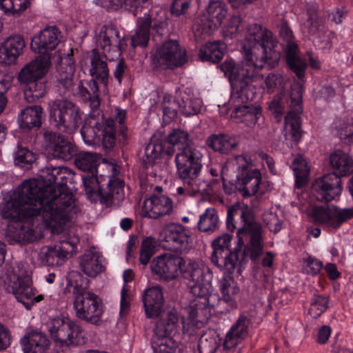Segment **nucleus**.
Instances as JSON below:
<instances>
[{
  "mask_svg": "<svg viewBox=\"0 0 353 353\" xmlns=\"http://www.w3.org/2000/svg\"><path fill=\"white\" fill-rule=\"evenodd\" d=\"M226 48L225 43L220 41L208 43L200 48L199 56L202 61L218 62L223 58Z\"/></svg>",
  "mask_w": 353,
  "mask_h": 353,
  "instance_id": "40",
  "label": "nucleus"
},
{
  "mask_svg": "<svg viewBox=\"0 0 353 353\" xmlns=\"http://www.w3.org/2000/svg\"><path fill=\"white\" fill-rule=\"evenodd\" d=\"M90 75L95 79L99 81L104 85L108 82V70L106 63L101 60L98 54L94 50L93 57L91 61Z\"/></svg>",
  "mask_w": 353,
  "mask_h": 353,
  "instance_id": "47",
  "label": "nucleus"
},
{
  "mask_svg": "<svg viewBox=\"0 0 353 353\" xmlns=\"http://www.w3.org/2000/svg\"><path fill=\"white\" fill-rule=\"evenodd\" d=\"M104 259L96 251H88L81 258L80 268L89 276H96L104 270Z\"/></svg>",
  "mask_w": 353,
  "mask_h": 353,
  "instance_id": "33",
  "label": "nucleus"
},
{
  "mask_svg": "<svg viewBox=\"0 0 353 353\" xmlns=\"http://www.w3.org/2000/svg\"><path fill=\"white\" fill-rule=\"evenodd\" d=\"M99 162L100 157L92 152H81L77 156L74 161L77 167L85 173L96 172Z\"/></svg>",
  "mask_w": 353,
  "mask_h": 353,
  "instance_id": "45",
  "label": "nucleus"
},
{
  "mask_svg": "<svg viewBox=\"0 0 353 353\" xmlns=\"http://www.w3.org/2000/svg\"><path fill=\"white\" fill-rule=\"evenodd\" d=\"M305 212L314 221L332 229L353 217V208L339 209L335 205H310Z\"/></svg>",
  "mask_w": 353,
  "mask_h": 353,
  "instance_id": "15",
  "label": "nucleus"
},
{
  "mask_svg": "<svg viewBox=\"0 0 353 353\" xmlns=\"http://www.w3.org/2000/svg\"><path fill=\"white\" fill-rule=\"evenodd\" d=\"M228 14V8L225 3L220 0H210L205 7L202 16L198 17L192 27L197 37L209 34L217 29Z\"/></svg>",
  "mask_w": 353,
  "mask_h": 353,
  "instance_id": "14",
  "label": "nucleus"
},
{
  "mask_svg": "<svg viewBox=\"0 0 353 353\" xmlns=\"http://www.w3.org/2000/svg\"><path fill=\"white\" fill-rule=\"evenodd\" d=\"M163 150V145L159 141H151L145 146L144 153L141 157L143 165L148 168L159 163L161 160Z\"/></svg>",
  "mask_w": 353,
  "mask_h": 353,
  "instance_id": "41",
  "label": "nucleus"
},
{
  "mask_svg": "<svg viewBox=\"0 0 353 353\" xmlns=\"http://www.w3.org/2000/svg\"><path fill=\"white\" fill-rule=\"evenodd\" d=\"M276 46L277 41L270 31L256 24L248 28L242 41L244 61L239 64L227 59L220 65L230 82L233 101H245L252 98L253 88H256L253 83L262 79L259 70L275 67L280 59Z\"/></svg>",
  "mask_w": 353,
  "mask_h": 353,
  "instance_id": "2",
  "label": "nucleus"
},
{
  "mask_svg": "<svg viewBox=\"0 0 353 353\" xmlns=\"http://www.w3.org/2000/svg\"><path fill=\"white\" fill-rule=\"evenodd\" d=\"M330 163L332 168L342 176L353 172L352 158L341 150H336L330 155Z\"/></svg>",
  "mask_w": 353,
  "mask_h": 353,
  "instance_id": "38",
  "label": "nucleus"
},
{
  "mask_svg": "<svg viewBox=\"0 0 353 353\" xmlns=\"http://www.w3.org/2000/svg\"><path fill=\"white\" fill-rule=\"evenodd\" d=\"M35 160V154L26 148H19L15 154V164L26 169L30 168Z\"/></svg>",
  "mask_w": 353,
  "mask_h": 353,
  "instance_id": "56",
  "label": "nucleus"
},
{
  "mask_svg": "<svg viewBox=\"0 0 353 353\" xmlns=\"http://www.w3.org/2000/svg\"><path fill=\"white\" fill-rule=\"evenodd\" d=\"M317 4L312 1H307L305 6V11L306 19L303 21L304 26L307 28L310 31H313V28H316L319 25V18L316 14Z\"/></svg>",
  "mask_w": 353,
  "mask_h": 353,
  "instance_id": "57",
  "label": "nucleus"
},
{
  "mask_svg": "<svg viewBox=\"0 0 353 353\" xmlns=\"http://www.w3.org/2000/svg\"><path fill=\"white\" fill-rule=\"evenodd\" d=\"M219 216L214 208H207L200 216L198 223L199 229L203 232L214 230L218 224Z\"/></svg>",
  "mask_w": 353,
  "mask_h": 353,
  "instance_id": "53",
  "label": "nucleus"
},
{
  "mask_svg": "<svg viewBox=\"0 0 353 353\" xmlns=\"http://www.w3.org/2000/svg\"><path fill=\"white\" fill-rule=\"evenodd\" d=\"M142 300L147 317L154 318L161 314L164 304L161 287L155 285L146 288L143 292Z\"/></svg>",
  "mask_w": 353,
  "mask_h": 353,
  "instance_id": "30",
  "label": "nucleus"
},
{
  "mask_svg": "<svg viewBox=\"0 0 353 353\" xmlns=\"http://www.w3.org/2000/svg\"><path fill=\"white\" fill-rule=\"evenodd\" d=\"M232 236L229 234H223L218 236L212 242L213 252L211 255V261L218 258L220 255H223L229 252Z\"/></svg>",
  "mask_w": 353,
  "mask_h": 353,
  "instance_id": "54",
  "label": "nucleus"
},
{
  "mask_svg": "<svg viewBox=\"0 0 353 353\" xmlns=\"http://www.w3.org/2000/svg\"><path fill=\"white\" fill-rule=\"evenodd\" d=\"M332 128L341 141L353 144V118L337 119L334 121Z\"/></svg>",
  "mask_w": 353,
  "mask_h": 353,
  "instance_id": "43",
  "label": "nucleus"
},
{
  "mask_svg": "<svg viewBox=\"0 0 353 353\" xmlns=\"http://www.w3.org/2000/svg\"><path fill=\"white\" fill-rule=\"evenodd\" d=\"M256 94V88H253V95L252 98L248 99L245 101H234L232 99V95L230 96V99L229 101L230 105L233 107L234 110L232 113V117L236 119L237 121H240L242 120L243 117L245 116V113H246V110H248L251 105H247L250 101L254 99V95Z\"/></svg>",
  "mask_w": 353,
  "mask_h": 353,
  "instance_id": "59",
  "label": "nucleus"
},
{
  "mask_svg": "<svg viewBox=\"0 0 353 353\" xmlns=\"http://www.w3.org/2000/svg\"><path fill=\"white\" fill-rule=\"evenodd\" d=\"M151 24V18L148 14H145L137 19L135 32L130 37L132 48L147 46L150 39Z\"/></svg>",
  "mask_w": 353,
  "mask_h": 353,
  "instance_id": "35",
  "label": "nucleus"
},
{
  "mask_svg": "<svg viewBox=\"0 0 353 353\" xmlns=\"http://www.w3.org/2000/svg\"><path fill=\"white\" fill-rule=\"evenodd\" d=\"M46 327L50 338L57 346H75L85 342L84 330L73 321L56 317L48 321Z\"/></svg>",
  "mask_w": 353,
  "mask_h": 353,
  "instance_id": "8",
  "label": "nucleus"
},
{
  "mask_svg": "<svg viewBox=\"0 0 353 353\" xmlns=\"http://www.w3.org/2000/svg\"><path fill=\"white\" fill-rule=\"evenodd\" d=\"M180 323L179 316L175 309H171L166 312L165 316L157 323L154 334L162 336H172L180 339Z\"/></svg>",
  "mask_w": 353,
  "mask_h": 353,
  "instance_id": "32",
  "label": "nucleus"
},
{
  "mask_svg": "<svg viewBox=\"0 0 353 353\" xmlns=\"http://www.w3.org/2000/svg\"><path fill=\"white\" fill-rule=\"evenodd\" d=\"M172 208V201L169 197L164 195L152 196L145 199L141 214L148 218L157 219L169 214Z\"/></svg>",
  "mask_w": 353,
  "mask_h": 353,
  "instance_id": "28",
  "label": "nucleus"
},
{
  "mask_svg": "<svg viewBox=\"0 0 353 353\" xmlns=\"http://www.w3.org/2000/svg\"><path fill=\"white\" fill-rule=\"evenodd\" d=\"M18 216L14 217H3L9 220L6 230V237L11 243H29L36 241L43 236L44 228L48 229L53 234H59L68 220H61L60 224L54 228L48 225L46 221L39 218V212L34 214L19 210Z\"/></svg>",
  "mask_w": 353,
  "mask_h": 353,
  "instance_id": "4",
  "label": "nucleus"
},
{
  "mask_svg": "<svg viewBox=\"0 0 353 353\" xmlns=\"http://www.w3.org/2000/svg\"><path fill=\"white\" fill-rule=\"evenodd\" d=\"M152 63L155 68L174 69L188 61L186 50L176 40H168L151 52Z\"/></svg>",
  "mask_w": 353,
  "mask_h": 353,
  "instance_id": "12",
  "label": "nucleus"
},
{
  "mask_svg": "<svg viewBox=\"0 0 353 353\" xmlns=\"http://www.w3.org/2000/svg\"><path fill=\"white\" fill-rule=\"evenodd\" d=\"M73 50H70V53L64 57V62L61 68L60 81L66 88L72 84L73 77L76 70L75 62L72 58Z\"/></svg>",
  "mask_w": 353,
  "mask_h": 353,
  "instance_id": "49",
  "label": "nucleus"
},
{
  "mask_svg": "<svg viewBox=\"0 0 353 353\" xmlns=\"http://www.w3.org/2000/svg\"><path fill=\"white\" fill-rule=\"evenodd\" d=\"M201 105L202 101L199 98L185 92L182 94L181 97L177 98V106L179 110L187 117L197 114Z\"/></svg>",
  "mask_w": 353,
  "mask_h": 353,
  "instance_id": "42",
  "label": "nucleus"
},
{
  "mask_svg": "<svg viewBox=\"0 0 353 353\" xmlns=\"http://www.w3.org/2000/svg\"><path fill=\"white\" fill-rule=\"evenodd\" d=\"M43 110L39 105L27 107L18 117L19 127L23 129L39 128L41 124Z\"/></svg>",
  "mask_w": 353,
  "mask_h": 353,
  "instance_id": "36",
  "label": "nucleus"
},
{
  "mask_svg": "<svg viewBox=\"0 0 353 353\" xmlns=\"http://www.w3.org/2000/svg\"><path fill=\"white\" fill-rule=\"evenodd\" d=\"M194 261L167 253L154 258L150 264V269L152 273L161 279L170 281L179 276L184 277L185 271L188 270L189 265L191 266Z\"/></svg>",
  "mask_w": 353,
  "mask_h": 353,
  "instance_id": "11",
  "label": "nucleus"
},
{
  "mask_svg": "<svg viewBox=\"0 0 353 353\" xmlns=\"http://www.w3.org/2000/svg\"><path fill=\"white\" fill-rule=\"evenodd\" d=\"M63 168H52L50 184L44 185L42 181L30 179L3 197L0 205L2 217H14L19 210L34 214L39 212L48 225L54 228L61 220H69L76 214L74 196L65 191V186L57 185V176Z\"/></svg>",
  "mask_w": 353,
  "mask_h": 353,
  "instance_id": "1",
  "label": "nucleus"
},
{
  "mask_svg": "<svg viewBox=\"0 0 353 353\" xmlns=\"http://www.w3.org/2000/svg\"><path fill=\"white\" fill-rule=\"evenodd\" d=\"M328 298L327 296L316 295L313 297L309 309V314L312 318H318L327 308Z\"/></svg>",
  "mask_w": 353,
  "mask_h": 353,
  "instance_id": "58",
  "label": "nucleus"
},
{
  "mask_svg": "<svg viewBox=\"0 0 353 353\" xmlns=\"http://www.w3.org/2000/svg\"><path fill=\"white\" fill-rule=\"evenodd\" d=\"M137 1L138 0H117V3H113L111 0H97V4L108 10H117L119 8L130 10L137 6Z\"/></svg>",
  "mask_w": 353,
  "mask_h": 353,
  "instance_id": "60",
  "label": "nucleus"
},
{
  "mask_svg": "<svg viewBox=\"0 0 353 353\" xmlns=\"http://www.w3.org/2000/svg\"><path fill=\"white\" fill-rule=\"evenodd\" d=\"M236 171V188L243 197H249L256 194H262L261 190L262 174L259 168L251 159L245 154L237 155L230 158L221 170V177L225 192L230 193L226 189L225 176L230 170Z\"/></svg>",
  "mask_w": 353,
  "mask_h": 353,
  "instance_id": "5",
  "label": "nucleus"
},
{
  "mask_svg": "<svg viewBox=\"0 0 353 353\" xmlns=\"http://www.w3.org/2000/svg\"><path fill=\"white\" fill-rule=\"evenodd\" d=\"M46 150L54 158L70 160L75 154L74 145L62 136L46 132L44 134Z\"/></svg>",
  "mask_w": 353,
  "mask_h": 353,
  "instance_id": "25",
  "label": "nucleus"
},
{
  "mask_svg": "<svg viewBox=\"0 0 353 353\" xmlns=\"http://www.w3.org/2000/svg\"><path fill=\"white\" fill-rule=\"evenodd\" d=\"M207 143L213 150L222 154H228L238 145L235 137L225 134L212 135L208 138Z\"/></svg>",
  "mask_w": 353,
  "mask_h": 353,
  "instance_id": "39",
  "label": "nucleus"
},
{
  "mask_svg": "<svg viewBox=\"0 0 353 353\" xmlns=\"http://www.w3.org/2000/svg\"><path fill=\"white\" fill-rule=\"evenodd\" d=\"M61 33L54 26H48L34 34L31 39V50L37 54L50 56L61 41Z\"/></svg>",
  "mask_w": 353,
  "mask_h": 353,
  "instance_id": "21",
  "label": "nucleus"
},
{
  "mask_svg": "<svg viewBox=\"0 0 353 353\" xmlns=\"http://www.w3.org/2000/svg\"><path fill=\"white\" fill-rule=\"evenodd\" d=\"M108 190H103L101 198L107 201H119L124 198V185L121 180L116 178L107 176Z\"/></svg>",
  "mask_w": 353,
  "mask_h": 353,
  "instance_id": "44",
  "label": "nucleus"
},
{
  "mask_svg": "<svg viewBox=\"0 0 353 353\" xmlns=\"http://www.w3.org/2000/svg\"><path fill=\"white\" fill-rule=\"evenodd\" d=\"M50 66V56H39L21 68L18 79L20 83L41 80L48 74Z\"/></svg>",
  "mask_w": 353,
  "mask_h": 353,
  "instance_id": "27",
  "label": "nucleus"
},
{
  "mask_svg": "<svg viewBox=\"0 0 353 353\" xmlns=\"http://www.w3.org/2000/svg\"><path fill=\"white\" fill-rule=\"evenodd\" d=\"M248 322L245 318H239L228 331L223 343L227 350H231L240 344L248 335Z\"/></svg>",
  "mask_w": 353,
  "mask_h": 353,
  "instance_id": "34",
  "label": "nucleus"
},
{
  "mask_svg": "<svg viewBox=\"0 0 353 353\" xmlns=\"http://www.w3.org/2000/svg\"><path fill=\"white\" fill-rule=\"evenodd\" d=\"M217 286L220 294L210 295L208 304L225 307L226 310L236 308L241 297V289L233 277L224 275L218 281Z\"/></svg>",
  "mask_w": 353,
  "mask_h": 353,
  "instance_id": "18",
  "label": "nucleus"
},
{
  "mask_svg": "<svg viewBox=\"0 0 353 353\" xmlns=\"http://www.w3.org/2000/svg\"><path fill=\"white\" fill-rule=\"evenodd\" d=\"M220 338L214 330L202 335L199 343V353H214L220 344Z\"/></svg>",
  "mask_w": 353,
  "mask_h": 353,
  "instance_id": "51",
  "label": "nucleus"
},
{
  "mask_svg": "<svg viewBox=\"0 0 353 353\" xmlns=\"http://www.w3.org/2000/svg\"><path fill=\"white\" fill-rule=\"evenodd\" d=\"M281 37L287 42L286 61L289 67L295 72L299 79L305 75L306 64L298 55L297 45L293 42V34L290 28L283 24L281 27Z\"/></svg>",
  "mask_w": 353,
  "mask_h": 353,
  "instance_id": "26",
  "label": "nucleus"
},
{
  "mask_svg": "<svg viewBox=\"0 0 353 353\" xmlns=\"http://www.w3.org/2000/svg\"><path fill=\"white\" fill-rule=\"evenodd\" d=\"M59 233L61 234L60 240L54 245H50L51 252H52L53 256L55 257L57 266L62 265L74 253L77 252V244L79 242L78 236L71 232L62 233L61 231Z\"/></svg>",
  "mask_w": 353,
  "mask_h": 353,
  "instance_id": "24",
  "label": "nucleus"
},
{
  "mask_svg": "<svg viewBox=\"0 0 353 353\" xmlns=\"http://www.w3.org/2000/svg\"><path fill=\"white\" fill-rule=\"evenodd\" d=\"M30 5V0H0V8L6 14L18 17Z\"/></svg>",
  "mask_w": 353,
  "mask_h": 353,
  "instance_id": "50",
  "label": "nucleus"
},
{
  "mask_svg": "<svg viewBox=\"0 0 353 353\" xmlns=\"http://www.w3.org/2000/svg\"><path fill=\"white\" fill-rule=\"evenodd\" d=\"M208 298L194 300L187 308V316L182 320L183 333L192 335L196 330L201 328L207 323L211 315L212 308L215 306L208 304Z\"/></svg>",
  "mask_w": 353,
  "mask_h": 353,
  "instance_id": "19",
  "label": "nucleus"
},
{
  "mask_svg": "<svg viewBox=\"0 0 353 353\" xmlns=\"http://www.w3.org/2000/svg\"><path fill=\"white\" fill-rule=\"evenodd\" d=\"M25 46V41L21 36L8 37L0 45V63H14L23 53Z\"/></svg>",
  "mask_w": 353,
  "mask_h": 353,
  "instance_id": "29",
  "label": "nucleus"
},
{
  "mask_svg": "<svg viewBox=\"0 0 353 353\" xmlns=\"http://www.w3.org/2000/svg\"><path fill=\"white\" fill-rule=\"evenodd\" d=\"M313 188L318 200L330 201L341 194V179L336 173H329L316 179Z\"/></svg>",
  "mask_w": 353,
  "mask_h": 353,
  "instance_id": "22",
  "label": "nucleus"
},
{
  "mask_svg": "<svg viewBox=\"0 0 353 353\" xmlns=\"http://www.w3.org/2000/svg\"><path fill=\"white\" fill-rule=\"evenodd\" d=\"M162 101V109L164 117H168L169 119H174L176 117V108L177 106V100L172 101L171 97L168 94H163Z\"/></svg>",
  "mask_w": 353,
  "mask_h": 353,
  "instance_id": "61",
  "label": "nucleus"
},
{
  "mask_svg": "<svg viewBox=\"0 0 353 353\" xmlns=\"http://www.w3.org/2000/svg\"><path fill=\"white\" fill-rule=\"evenodd\" d=\"M50 245L44 246L37 253V262L40 265L57 266Z\"/></svg>",
  "mask_w": 353,
  "mask_h": 353,
  "instance_id": "63",
  "label": "nucleus"
},
{
  "mask_svg": "<svg viewBox=\"0 0 353 353\" xmlns=\"http://www.w3.org/2000/svg\"><path fill=\"white\" fill-rule=\"evenodd\" d=\"M20 344L23 353H46L50 342L44 333L32 331L21 339Z\"/></svg>",
  "mask_w": 353,
  "mask_h": 353,
  "instance_id": "31",
  "label": "nucleus"
},
{
  "mask_svg": "<svg viewBox=\"0 0 353 353\" xmlns=\"http://www.w3.org/2000/svg\"><path fill=\"white\" fill-rule=\"evenodd\" d=\"M81 136L88 145L102 144L105 148H111L115 143L114 122L112 119H103L98 117L90 116L81 130Z\"/></svg>",
  "mask_w": 353,
  "mask_h": 353,
  "instance_id": "6",
  "label": "nucleus"
},
{
  "mask_svg": "<svg viewBox=\"0 0 353 353\" xmlns=\"http://www.w3.org/2000/svg\"><path fill=\"white\" fill-rule=\"evenodd\" d=\"M154 248V241L153 239L147 238L143 241L140 251V261L142 264L146 265L148 263L153 254Z\"/></svg>",
  "mask_w": 353,
  "mask_h": 353,
  "instance_id": "62",
  "label": "nucleus"
},
{
  "mask_svg": "<svg viewBox=\"0 0 353 353\" xmlns=\"http://www.w3.org/2000/svg\"><path fill=\"white\" fill-rule=\"evenodd\" d=\"M292 167L296 177V187L300 188L307 180L310 168L305 159L302 157L294 158Z\"/></svg>",
  "mask_w": 353,
  "mask_h": 353,
  "instance_id": "52",
  "label": "nucleus"
},
{
  "mask_svg": "<svg viewBox=\"0 0 353 353\" xmlns=\"http://www.w3.org/2000/svg\"><path fill=\"white\" fill-rule=\"evenodd\" d=\"M169 143L181 151L187 147H192L189 145V134L187 132L177 129L174 130L168 137Z\"/></svg>",
  "mask_w": 353,
  "mask_h": 353,
  "instance_id": "55",
  "label": "nucleus"
},
{
  "mask_svg": "<svg viewBox=\"0 0 353 353\" xmlns=\"http://www.w3.org/2000/svg\"><path fill=\"white\" fill-rule=\"evenodd\" d=\"M96 174L97 171L93 173H84L81 176L85 193L90 199H95L97 196L101 197L103 190L102 183L107 179V176L101 175L98 177Z\"/></svg>",
  "mask_w": 353,
  "mask_h": 353,
  "instance_id": "37",
  "label": "nucleus"
},
{
  "mask_svg": "<svg viewBox=\"0 0 353 353\" xmlns=\"http://www.w3.org/2000/svg\"><path fill=\"white\" fill-rule=\"evenodd\" d=\"M97 43L102 50L103 55L109 61H114L119 58L121 51L125 49L119 37V30L111 25L101 27L97 37Z\"/></svg>",
  "mask_w": 353,
  "mask_h": 353,
  "instance_id": "20",
  "label": "nucleus"
},
{
  "mask_svg": "<svg viewBox=\"0 0 353 353\" xmlns=\"http://www.w3.org/2000/svg\"><path fill=\"white\" fill-rule=\"evenodd\" d=\"M261 115V108L259 105H251L246 110L245 116L239 122L245 123L248 126H252L256 123Z\"/></svg>",
  "mask_w": 353,
  "mask_h": 353,
  "instance_id": "64",
  "label": "nucleus"
},
{
  "mask_svg": "<svg viewBox=\"0 0 353 353\" xmlns=\"http://www.w3.org/2000/svg\"><path fill=\"white\" fill-rule=\"evenodd\" d=\"M23 275L24 272L18 265L12 273L8 274L4 285L8 292H12L19 302L30 310L34 304L41 301L43 296L32 287Z\"/></svg>",
  "mask_w": 353,
  "mask_h": 353,
  "instance_id": "9",
  "label": "nucleus"
},
{
  "mask_svg": "<svg viewBox=\"0 0 353 353\" xmlns=\"http://www.w3.org/2000/svg\"><path fill=\"white\" fill-rule=\"evenodd\" d=\"M290 98L292 110L285 117L283 134L286 140L296 143L301 137L299 114L303 111L302 87L299 83L292 85Z\"/></svg>",
  "mask_w": 353,
  "mask_h": 353,
  "instance_id": "17",
  "label": "nucleus"
},
{
  "mask_svg": "<svg viewBox=\"0 0 353 353\" xmlns=\"http://www.w3.org/2000/svg\"><path fill=\"white\" fill-rule=\"evenodd\" d=\"M236 216H240L242 225L237 230L234 250L212 260L225 274L233 272L245 257H250L253 261L257 259L263 250L262 227L254 219L249 206L243 203H237L228 210L226 223L228 229L231 232L236 228L234 219Z\"/></svg>",
  "mask_w": 353,
  "mask_h": 353,
  "instance_id": "3",
  "label": "nucleus"
},
{
  "mask_svg": "<svg viewBox=\"0 0 353 353\" xmlns=\"http://www.w3.org/2000/svg\"><path fill=\"white\" fill-rule=\"evenodd\" d=\"M73 308L77 318L94 325L101 323L105 312L102 299L96 294L85 290L74 292Z\"/></svg>",
  "mask_w": 353,
  "mask_h": 353,
  "instance_id": "10",
  "label": "nucleus"
},
{
  "mask_svg": "<svg viewBox=\"0 0 353 353\" xmlns=\"http://www.w3.org/2000/svg\"><path fill=\"white\" fill-rule=\"evenodd\" d=\"M202 157L200 150L187 147L178 152L174 159L178 176L185 183L191 184L194 192L201 191V181L198 176L202 168Z\"/></svg>",
  "mask_w": 353,
  "mask_h": 353,
  "instance_id": "7",
  "label": "nucleus"
},
{
  "mask_svg": "<svg viewBox=\"0 0 353 353\" xmlns=\"http://www.w3.org/2000/svg\"><path fill=\"white\" fill-rule=\"evenodd\" d=\"M51 121L59 128L74 132L81 121L79 108L66 99H57L49 103Z\"/></svg>",
  "mask_w": 353,
  "mask_h": 353,
  "instance_id": "13",
  "label": "nucleus"
},
{
  "mask_svg": "<svg viewBox=\"0 0 353 353\" xmlns=\"http://www.w3.org/2000/svg\"><path fill=\"white\" fill-rule=\"evenodd\" d=\"M189 233L188 230L181 224L170 223L163 226L159 232V239L176 249L185 250L190 244Z\"/></svg>",
  "mask_w": 353,
  "mask_h": 353,
  "instance_id": "23",
  "label": "nucleus"
},
{
  "mask_svg": "<svg viewBox=\"0 0 353 353\" xmlns=\"http://www.w3.org/2000/svg\"><path fill=\"white\" fill-rule=\"evenodd\" d=\"M26 85L24 89V97L27 102L33 103L44 97L46 93V83L40 80L21 82Z\"/></svg>",
  "mask_w": 353,
  "mask_h": 353,
  "instance_id": "48",
  "label": "nucleus"
},
{
  "mask_svg": "<svg viewBox=\"0 0 353 353\" xmlns=\"http://www.w3.org/2000/svg\"><path fill=\"white\" fill-rule=\"evenodd\" d=\"M178 341L172 336H162L154 334L152 339L153 353H173Z\"/></svg>",
  "mask_w": 353,
  "mask_h": 353,
  "instance_id": "46",
  "label": "nucleus"
},
{
  "mask_svg": "<svg viewBox=\"0 0 353 353\" xmlns=\"http://www.w3.org/2000/svg\"><path fill=\"white\" fill-rule=\"evenodd\" d=\"M188 270L185 271V279L189 281L191 293L204 301L212 294V276L209 269L200 261H194Z\"/></svg>",
  "mask_w": 353,
  "mask_h": 353,
  "instance_id": "16",
  "label": "nucleus"
}]
</instances>
